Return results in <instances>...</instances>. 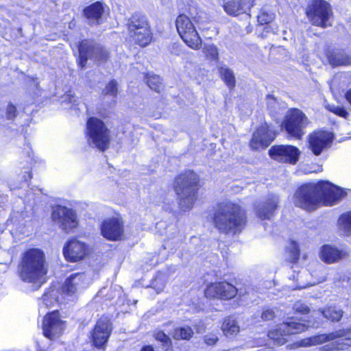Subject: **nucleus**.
Listing matches in <instances>:
<instances>
[{"mask_svg":"<svg viewBox=\"0 0 351 351\" xmlns=\"http://www.w3.org/2000/svg\"><path fill=\"white\" fill-rule=\"evenodd\" d=\"M274 18V16L273 14L263 12L260 15L258 16V21L261 25L267 24L271 22Z\"/></svg>","mask_w":351,"mask_h":351,"instance_id":"nucleus-43","label":"nucleus"},{"mask_svg":"<svg viewBox=\"0 0 351 351\" xmlns=\"http://www.w3.org/2000/svg\"><path fill=\"white\" fill-rule=\"evenodd\" d=\"M338 221L340 229L346 234H351V212L342 215Z\"/></svg>","mask_w":351,"mask_h":351,"instance_id":"nucleus-35","label":"nucleus"},{"mask_svg":"<svg viewBox=\"0 0 351 351\" xmlns=\"http://www.w3.org/2000/svg\"><path fill=\"white\" fill-rule=\"evenodd\" d=\"M141 351H155L152 346H145L142 348Z\"/></svg>","mask_w":351,"mask_h":351,"instance_id":"nucleus-50","label":"nucleus"},{"mask_svg":"<svg viewBox=\"0 0 351 351\" xmlns=\"http://www.w3.org/2000/svg\"><path fill=\"white\" fill-rule=\"evenodd\" d=\"M350 332H351L350 329H341L328 334L319 335L311 339L312 344H320L339 339L326 345L325 350L326 351L343 350L351 346V338L346 337Z\"/></svg>","mask_w":351,"mask_h":351,"instance_id":"nucleus-9","label":"nucleus"},{"mask_svg":"<svg viewBox=\"0 0 351 351\" xmlns=\"http://www.w3.org/2000/svg\"><path fill=\"white\" fill-rule=\"evenodd\" d=\"M309 123L308 117L302 110L293 108L287 113L282 123V128L289 137L300 140Z\"/></svg>","mask_w":351,"mask_h":351,"instance_id":"nucleus-6","label":"nucleus"},{"mask_svg":"<svg viewBox=\"0 0 351 351\" xmlns=\"http://www.w3.org/2000/svg\"><path fill=\"white\" fill-rule=\"evenodd\" d=\"M17 273L23 282H40L47 273L44 252L38 248H31L24 252L21 255Z\"/></svg>","mask_w":351,"mask_h":351,"instance_id":"nucleus-3","label":"nucleus"},{"mask_svg":"<svg viewBox=\"0 0 351 351\" xmlns=\"http://www.w3.org/2000/svg\"><path fill=\"white\" fill-rule=\"evenodd\" d=\"M274 317L275 313L271 308L264 309L261 314V318L265 321L271 320Z\"/></svg>","mask_w":351,"mask_h":351,"instance_id":"nucleus-45","label":"nucleus"},{"mask_svg":"<svg viewBox=\"0 0 351 351\" xmlns=\"http://www.w3.org/2000/svg\"><path fill=\"white\" fill-rule=\"evenodd\" d=\"M128 34L132 41L141 47H146L152 40V33L150 27L147 29L143 27L141 30L134 31L128 33Z\"/></svg>","mask_w":351,"mask_h":351,"instance_id":"nucleus-26","label":"nucleus"},{"mask_svg":"<svg viewBox=\"0 0 351 351\" xmlns=\"http://www.w3.org/2000/svg\"><path fill=\"white\" fill-rule=\"evenodd\" d=\"M51 218L59 228L66 233L77 228L79 224L75 211L64 206H56L52 211Z\"/></svg>","mask_w":351,"mask_h":351,"instance_id":"nucleus-11","label":"nucleus"},{"mask_svg":"<svg viewBox=\"0 0 351 351\" xmlns=\"http://www.w3.org/2000/svg\"><path fill=\"white\" fill-rule=\"evenodd\" d=\"M331 141V133L325 131L315 132L309 135V148L315 155L318 156Z\"/></svg>","mask_w":351,"mask_h":351,"instance_id":"nucleus-20","label":"nucleus"},{"mask_svg":"<svg viewBox=\"0 0 351 351\" xmlns=\"http://www.w3.org/2000/svg\"><path fill=\"white\" fill-rule=\"evenodd\" d=\"M117 82L115 80H111L104 89L102 93L104 95H109L116 97L117 94Z\"/></svg>","mask_w":351,"mask_h":351,"instance_id":"nucleus-40","label":"nucleus"},{"mask_svg":"<svg viewBox=\"0 0 351 351\" xmlns=\"http://www.w3.org/2000/svg\"><path fill=\"white\" fill-rule=\"evenodd\" d=\"M64 328V322L60 318L59 313L57 311L48 313L43 319V335L51 340L58 338L62 334Z\"/></svg>","mask_w":351,"mask_h":351,"instance_id":"nucleus-13","label":"nucleus"},{"mask_svg":"<svg viewBox=\"0 0 351 351\" xmlns=\"http://www.w3.org/2000/svg\"><path fill=\"white\" fill-rule=\"evenodd\" d=\"M253 0H231L223 4L225 12L230 16L247 12L253 5Z\"/></svg>","mask_w":351,"mask_h":351,"instance_id":"nucleus-24","label":"nucleus"},{"mask_svg":"<svg viewBox=\"0 0 351 351\" xmlns=\"http://www.w3.org/2000/svg\"><path fill=\"white\" fill-rule=\"evenodd\" d=\"M275 138L274 132L267 124L260 126L253 134L250 147L254 150L267 147Z\"/></svg>","mask_w":351,"mask_h":351,"instance_id":"nucleus-18","label":"nucleus"},{"mask_svg":"<svg viewBox=\"0 0 351 351\" xmlns=\"http://www.w3.org/2000/svg\"><path fill=\"white\" fill-rule=\"evenodd\" d=\"M101 234L110 241L121 240L123 235V222L118 218L106 219L101 225Z\"/></svg>","mask_w":351,"mask_h":351,"instance_id":"nucleus-17","label":"nucleus"},{"mask_svg":"<svg viewBox=\"0 0 351 351\" xmlns=\"http://www.w3.org/2000/svg\"><path fill=\"white\" fill-rule=\"evenodd\" d=\"M349 253L347 250H339L337 247L330 245H324L320 250L321 259L328 264L338 262L346 258Z\"/></svg>","mask_w":351,"mask_h":351,"instance_id":"nucleus-23","label":"nucleus"},{"mask_svg":"<svg viewBox=\"0 0 351 351\" xmlns=\"http://www.w3.org/2000/svg\"><path fill=\"white\" fill-rule=\"evenodd\" d=\"M79 65L86 67L88 60L96 63L105 62L108 58V51L105 47L93 40H84L79 45Z\"/></svg>","mask_w":351,"mask_h":351,"instance_id":"nucleus-7","label":"nucleus"},{"mask_svg":"<svg viewBox=\"0 0 351 351\" xmlns=\"http://www.w3.org/2000/svg\"><path fill=\"white\" fill-rule=\"evenodd\" d=\"M87 251V245L84 242L75 239L68 241L63 248L65 258L71 262L84 258Z\"/></svg>","mask_w":351,"mask_h":351,"instance_id":"nucleus-19","label":"nucleus"},{"mask_svg":"<svg viewBox=\"0 0 351 351\" xmlns=\"http://www.w3.org/2000/svg\"><path fill=\"white\" fill-rule=\"evenodd\" d=\"M328 109L330 111L332 112L333 113L335 114H337L338 110L339 111H341L340 110V106H328Z\"/></svg>","mask_w":351,"mask_h":351,"instance_id":"nucleus-48","label":"nucleus"},{"mask_svg":"<svg viewBox=\"0 0 351 351\" xmlns=\"http://www.w3.org/2000/svg\"><path fill=\"white\" fill-rule=\"evenodd\" d=\"M306 16L313 25L326 27L332 15L330 5L324 0H315L306 10Z\"/></svg>","mask_w":351,"mask_h":351,"instance_id":"nucleus-10","label":"nucleus"},{"mask_svg":"<svg viewBox=\"0 0 351 351\" xmlns=\"http://www.w3.org/2000/svg\"><path fill=\"white\" fill-rule=\"evenodd\" d=\"M86 135L90 145L103 152L108 148L110 132L101 120L96 117L89 118L86 123Z\"/></svg>","mask_w":351,"mask_h":351,"instance_id":"nucleus-5","label":"nucleus"},{"mask_svg":"<svg viewBox=\"0 0 351 351\" xmlns=\"http://www.w3.org/2000/svg\"><path fill=\"white\" fill-rule=\"evenodd\" d=\"M237 293V288L226 282L211 284L205 291L206 297L218 298L223 300H230L233 298Z\"/></svg>","mask_w":351,"mask_h":351,"instance_id":"nucleus-16","label":"nucleus"},{"mask_svg":"<svg viewBox=\"0 0 351 351\" xmlns=\"http://www.w3.org/2000/svg\"><path fill=\"white\" fill-rule=\"evenodd\" d=\"M330 64L334 66L351 64V57L347 56L343 50L336 49L328 54Z\"/></svg>","mask_w":351,"mask_h":351,"instance_id":"nucleus-27","label":"nucleus"},{"mask_svg":"<svg viewBox=\"0 0 351 351\" xmlns=\"http://www.w3.org/2000/svg\"><path fill=\"white\" fill-rule=\"evenodd\" d=\"M199 178L192 171L178 175L174 180L173 189L178 196V204L182 210L191 209L197 197Z\"/></svg>","mask_w":351,"mask_h":351,"instance_id":"nucleus-4","label":"nucleus"},{"mask_svg":"<svg viewBox=\"0 0 351 351\" xmlns=\"http://www.w3.org/2000/svg\"><path fill=\"white\" fill-rule=\"evenodd\" d=\"M287 252L289 254L288 258L289 261L292 263L297 261L300 256V250L298 243L293 241H291L287 247Z\"/></svg>","mask_w":351,"mask_h":351,"instance_id":"nucleus-37","label":"nucleus"},{"mask_svg":"<svg viewBox=\"0 0 351 351\" xmlns=\"http://www.w3.org/2000/svg\"><path fill=\"white\" fill-rule=\"evenodd\" d=\"M203 52L209 59L217 60L218 58V49L214 45H205Z\"/></svg>","mask_w":351,"mask_h":351,"instance_id":"nucleus-39","label":"nucleus"},{"mask_svg":"<svg viewBox=\"0 0 351 351\" xmlns=\"http://www.w3.org/2000/svg\"><path fill=\"white\" fill-rule=\"evenodd\" d=\"M168 1H169V0H161V2H162V3H167Z\"/></svg>","mask_w":351,"mask_h":351,"instance_id":"nucleus-52","label":"nucleus"},{"mask_svg":"<svg viewBox=\"0 0 351 351\" xmlns=\"http://www.w3.org/2000/svg\"><path fill=\"white\" fill-rule=\"evenodd\" d=\"M267 108L272 116H276L281 109L280 104L273 95H267L266 97Z\"/></svg>","mask_w":351,"mask_h":351,"instance_id":"nucleus-33","label":"nucleus"},{"mask_svg":"<svg viewBox=\"0 0 351 351\" xmlns=\"http://www.w3.org/2000/svg\"><path fill=\"white\" fill-rule=\"evenodd\" d=\"M85 278L86 276L83 273H75L69 276L62 285L63 294L73 296L79 290L84 288Z\"/></svg>","mask_w":351,"mask_h":351,"instance_id":"nucleus-22","label":"nucleus"},{"mask_svg":"<svg viewBox=\"0 0 351 351\" xmlns=\"http://www.w3.org/2000/svg\"><path fill=\"white\" fill-rule=\"evenodd\" d=\"M166 285V280L165 276L162 275H158L152 282V287L158 293L163 291Z\"/></svg>","mask_w":351,"mask_h":351,"instance_id":"nucleus-41","label":"nucleus"},{"mask_svg":"<svg viewBox=\"0 0 351 351\" xmlns=\"http://www.w3.org/2000/svg\"><path fill=\"white\" fill-rule=\"evenodd\" d=\"M65 101H68L69 103L75 104V100L74 99V96L71 95H67L65 97Z\"/></svg>","mask_w":351,"mask_h":351,"instance_id":"nucleus-49","label":"nucleus"},{"mask_svg":"<svg viewBox=\"0 0 351 351\" xmlns=\"http://www.w3.org/2000/svg\"><path fill=\"white\" fill-rule=\"evenodd\" d=\"M340 110L341 111L338 110V112L336 114H337L340 117L346 118V117L348 115V112L342 107H340Z\"/></svg>","mask_w":351,"mask_h":351,"instance_id":"nucleus-47","label":"nucleus"},{"mask_svg":"<svg viewBox=\"0 0 351 351\" xmlns=\"http://www.w3.org/2000/svg\"><path fill=\"white\" fill-rule=\"evenodd\" d=\"M17 115V110L15 106L10 103L6 108V117L8 119H12Z\"/></svg>","mask_w":351,"mask_h":351,"instance_id":"nucleus-44","label":"nucleus"},{"mask_svg":"<svg viewBox=\"0 0 351 351\" xmlns=\"http://www.w3.org/2000/svg\"><path fill=\"white\" fill-rule=\"evenodd\" d=\"M112 327L107 317L99 319L91 335L93 344L97 348H104L111 334Z\"/></svg>","mask_w":351,"mask_h":351,"instance_id":"nucleus-15","label":"nucleus"},{"mask_svg":"<svg viewBox=\"0 0 351 351\" xmlns=\"http://www.w3.org/2000/svg\"><path fill=\"white\" fill-rule=\"evenodd\" d=\"M306 326L304 324L294 321L283 322L277 329L269 331L268 336L274 339L278 345H283L287 342L285 336L300 333L304 331Z\"/></svg>","mask_w":351,"mask_h":351,"instance_id":"nucleus-12","label":"nucleus"},{"mask_svg":"<svg viewBox=\"0 0 351 351\" xmlns=\"http://www.w3.org/2000/svg\"><path fill=\"white\" fill-rule=\"evenodd\" d=\"M56 295L57 291L55 290H51L48 293H45L42 298L43 304L47 307L53 305L54 303L58 301Z\"/></svg>","mask_w":351,"mask_h":351,"instance_id":"nucleus-38","label":"nucleus"},{"mask_svg":"<svg viewBox=\"0 0 351 351\" xmlns=\"http://www.w3.org/2000/svg\"><path fill=\"white\" fill-rule=\"evenodd\" d=\"M155 338L157 341L162 343V345L165 351H171L172 344L171 340L168 335L162 331H158L155 334Z\"/></svg>","mask_w":351,"mask_h":351,"instance_id":"nucleus-36","label":"nucleus"},{"mask_svg":"<svg viewBox=\"0 0 351 351\" xmlns=\"http://www.w3.org/2000/svg\"><path fill=\"white\" fill-rule=\"evenodd\" d=\"M218 337L215 335H206L204 342L208 346H213L217 343Z\"/></svg>","mask_w":351,"mask_h":351,"instance_id":"nucleus-46","label":"nucleus"},{"mask_svg":"<svg viewBox=\"0 0 351 351\" xmlns=\"http://www.w3.org/2000/svg\"><path fill=\"white\" fill-rule=\"evenodd\" d=\"M221 329L224 335L228 337L237 335L240 330L239 326L233 317H228L224 319Z\"/></svg>","mask_w":351,"mask_h":351,"instance_id":"nucleus-29","label":"nucleus"},{"mask_svg":"<svg viewBox=\"0 0 351 351\" xmlns=\"http://www.w3.org/2000/svg\"><path fill=\"white\" fill-rule=\"evenodd\" d=\"M320 312L324 317L332 322H339L343 313V311L337 310L335 307L326 308L320 310Z\"/></svg>","mask_w":351,"mask_h":351,"instance_id":"nucleus-32","label":"nucleus"},{"mask_svg":"<svg viewBox=\"0 0 351 351\" xmlns=\"http://www.w3.org/2000/svg\"><path fill=\"white\" fill-rule=\"evenodd\" d=\"M343 195L338 186L327 181H319L300 186L295 192L293 200L295 206L311 212L322 205L335 204Z\"/></svg>","mask_w":351,"mask_h":351,"instance_id":"nucleus-1","label":"nucleus"},{"mask_svg":"<svg viewBox=\"0 0 351 351\" xmlns=\"http://www.w3.org/2000/svg\"><path fill=\"white\" fill-rule=\"evenodd\" d=\"M104 14V6L99 1H96L84 9V15L91 24H100Z\"/></svg>","mask_w":351,"mask_h":351,"instance_id":"nucleus-25","label":"nucleus"},{"mask_svg":"<svg viewBox=\"0 0 351 351\" xmlns=\"http://www.w3.org/2000/svg\"><path fill=\"white\" fill-rule=\"evenodd\" d=\"M293 309L296 313L302 315L308 314L310 312L309 307L300 301H298L293 304Z\"/></svg>","mask_w":351,"mask_h":351,"instance_id":"nucleus-42","label":"nucleus"},{"mask_svg":"<svg viewBox=\"0 0 351 351\" xmlns=\"http://www.w3.org/2000/svg\"><path fill=\"white\" fill-rule=\"evenodd\" d=\"M219 72L221 78L230 90H232L236 85V80L233 71L226 65H223L219 67Z\"/></svg>","mask_w":351,"mask_h":351,"instance_id":"nucleus-30","label":"nucleus"},{"mask_svg":"<svg viewBox=\"0 0 351 351\" xmlns=\"http://www.w3.org/2000/svg\"><path fill=\"white\" fill-rule=\"evenodd\" d=\"M147 29L150 27L147 19L145 16L139 13L134 14L128 20V33L141 30V29Z\"/></svg>","mask_w":351,"mask_h":351,"instance_id":"nucleus-28","label":"nucleus"},{"mask_svg":"<svg viewBox=\"0 0 351 351\" xmlns=\"http://www.w3.org/2000/svg\"><path fill=\"white\" fill-rule=\"evenodd\" d=\"M193 334V330L190 327L177 328L174 330L172 336L176 340L189 339Z\"/></svg>","mask_w":351,"mask_h":351,"instance_id":"nucleus-34","label":"nucleus"},{"mask_svg":"<svg viewBox=\"0 0 351 351\" xmlns=\"http://www.w3.org/2000/svg\"><path fill=\"white\" fill-rule=\"evenodd\" d=\"M177 31L183 41L191 49H199L202 46V39L194 25L185 14H180L176 21Z\"/></svg>","mask_w":351,"mask_h":351,"instance_id":"nucleus-8","label":"nucleus"},{"mask_svg":"<svg viewBox=\"0 0 351 351\" xmlns=\"http://www.w3.org/2000/svg\"><path fill=\"white\" fill-rule=\"evenodd\" d=\"M23 177H24L25 181L27 182L28 179H31L32 175L30 173H27V174L25 175Z\"/></svg>","mask_w":351,"mask_h":351,"instance_id":"nucleus-51","label":"nucleus"},{"mask_svg":"<svg viewBox=\"0 0 351 351\" xmlns=\"http://www.w3.org/2000/svg\"><path fill=\"white\" fill-rule=\"evenodd\" d=\"M279 202L278 196L271 194L256 207V213L261 219H270L274 215Z\"/></svg>","mask_w":351,"mask_h":351,"instance_id":"nucleus-21","label":"nucleus"},{"mask_svg":"<svg viewBox=\"0 0 351 351\" xmlns=\"http://www.w3.org/2000/svg\"><path fill=\"white\" fill-rule=\"evenodd\" d=\"M215 227L224 234H239L244 228L246 216L238 204L230 200L219 202L213 213Z\"/></svg>","mask_w":351,"mask_h":351,"instance_id":"nucleus-2","label":"nucleus"},{"mask_svg":"<svg viewBox=\"0 0 351 351\" xmlns=\"http://www.w3.org/2000/svg\"><path fill=\"white\" fill-rule=\"evenodd\" d=\"M145 79L148 86L154 91L160 93L163 90V83L159 75L148 73L145 75Z\"/></svg>","mask_w":351,"mask_h":351,"instance_id":"nucleus-31","label":"nucleus"},{"mask_svg":"<svg viewBox=\"0 0 351 351\" xmlns=\"http://www.w3.org/2000/svg\"><path fill=\"white\" fill-rule=\"evenodd\" d=\"M300 154L299 149L293 145H274L269 150V154L272 159L290 164L297 162Z\"/></svg>","mask_w":351,"mask_h":351,"instance_id":"nucleus-14","label":"nucleus"}]
</instances>
